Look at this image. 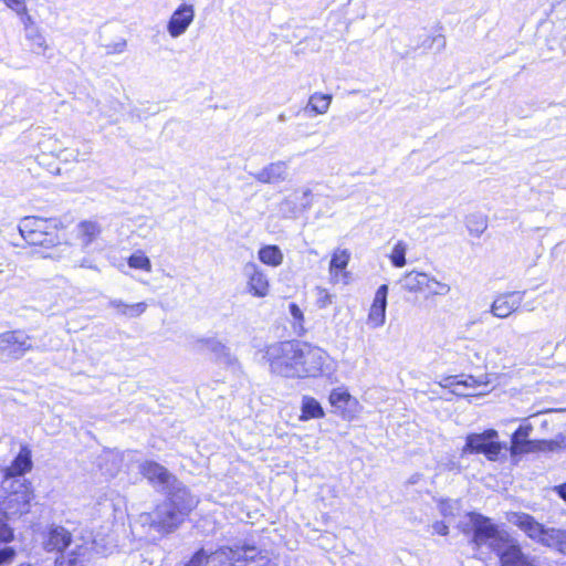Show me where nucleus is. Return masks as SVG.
<instances>
[{"label": "nucleus", "mask_w": 566, "mask_h": 566, "mask_svg": "<svg viewBox=\"0 0 566 566\" xmlns=\"http://www.w3.org/2000/svg\"><path fill=\"white\" fill-rule=\"evenodd\" d=\"M20 566H32V565H20Z\"/></svg>", "instance_id": "obj_55"}, {"label": "nucleus", "mask_w": 566, "mask_h": 566, "mask_svg": "<svg viewBox=\"0 0 566 566\" xmlns=\"http://www.w3.org/2000/svg\"><path fill=\"white\" fill-rule=\"evenodd\" d=\"M31 468V450L27 446H23L11 465L6 469V476L12 478L23 475L25 472L30 471Z\"/></svg>", "instance_id": "obj_22"}, {"label": "nucleus", "mask_w": 566, "mask_h": 566, "mask_svg": "<svg viewBox=\"0 0 566 566\" xmlns=\"http://www.w3.org/2000/svg\"><path fill=\"white\" fill-rule=\"evenodd\" d=\"M302 342L287 340L274 343L266 347L264 358L272 374L297 379Z\"/></svg>", "instance_id": "obj_2"}, {"label": "nucleus", "mask_w": 566, "mask_h": 566, "mask_svg": "<svg viewBox=\"0 0 566 566\" xmlns=\"http://www.w3.org/2000/svg\"><path fill=\"white\" fill-rule=\"evenodd\" d=\"M334 298L335 295L331 294L326 289H316V304L319 308H326L327 306L333 304Z\"/></svg>", "instance_id": "obj_38"}, {"label": "nucleus", "mask_w": 566, "mask_h": 566, "mask_svg": "<svg viewBox=\"0 0 566 566\" xmlns=\"http://www.w3.org/2000/svg\"><path fill=\"white\" fill-rule=\"evenodd\" d=\"M304 197H308L311 196V190L310 189H306L303 193Z\"/></svg>", "instance_id": "obj_52"}, {"label": "nucleus", "mask_w": 566, "mask_h": 566, "mask_svg": "<svg viewBox=\"0 0 566 566\" xmlns=\"http://www.w3.org/2000/svg\"><path fill=\"white\" fill-rule=\"evenodd\" d=\"M458 382L460 386L475 389L481 386H486L489 384V378L486 375H482L480 377L467 376L464 379H460Z\"/></svg>", "instance_id": "obj_37"}, {"label": "nucleus", "mask_w": 566, "mask_h": 566, "mask_svg": "<svg viewBox=\"0 0 566 566\" xmlns=\"http://www.w3.org/2000/svg\"><path fill=\"white\" fill-rule=\"evenodd\" d=\"M533 431L530 423L522 424L513 433L511 439V453L524 454L537 451H554L559 447V443L554 440H530L528 437Z\"/></svg>", "instance_id": "obj_5"}, {"label": "nucleus", "mask_w": 566, "mask_h": 566, "mask_svg": "<svg viewBox=\"0 0 566 566\" xmlns=\"http://www.w3.org/2000/svg\"><path fill=\"white\" fill-rule=\"evenodd\" d=\"M87 548L84 545H75L66 555L56 559L59 566H84Z\"/></svg>", "instance_id": "obj_27"}, {"label": "nucleus", "mask_w": 566, "mask_h": 566, "mask_svg": "<svg viewBox=\"0 0 566 566\" xmlns=\"http://www.w3.org/2000/svg\"><path fill=\"white\" fill-rule=\"evenodd\" d=\"M557 494L566 501V483L555 486Z\"/></svg>", "instance_id": "obj_48"}, {"label": "nucleus", "mask_w": 566, "mask_h": 566, "mask_svg": "<svg viewBox=\"0 0 566 566\" xmlns=\"http://www.w3.org/2000/svg\"><path fill=\"white\" fill-rule=\"evenodd\" d=\"M101 226L96 221L85 220L76 227V238L84 248L88 247L101 234Z\"/></svg>", "instance_id": "obj_24"}, {"label": "nucleus", "mask_w": 566, "mask_h": 566, "mask_svg": "<svg viewBox=\"0 0 566 566\" xmlns=\"http://www.w3.org/2000/svg\"><path fill=\"white\" fill-rule=\"evenodd\" d=\"M198 343L201 345V347L213 353L217 357L229 355V352H228V348L226 347V345H223L221 342H219L214 338L200 339Z\"/></svg>", "instance_id": "obj_35"}, {"label": "nucleus", "mask_w": 566, "mask_h": 566, "mask_svg": "<svg viewBox=\"0 0 566 566\" xmlns=\"http://www.w3.org/2000/svg\"><path fill=\"white\" fill-rule=\"evenodd\" d=\"M195 19V8L192 4L182 3L171 14L167 23V32L171 38H179L186 33Z\"/></svg>", "instance_id": "obj_14"}, {"label": "nucleus", "mask_w": 566, "mask_h": 566, "mask_svg": "<svg viewBox=\"0 0 566 566\" xmlns=\"http://www.w3.org/2000/svg\"><path fill=\"white\" fill-rule=\"evenodd\" d=\"M333 96L331 94H324L315 92L310 95L307 104L303 108V112L308 117L324 115L328 112Z\"/></svg>", "instance_id": "obj_21"}, {"label": "nucleus", "mask_w": 566, "mask_h": 566, "mask_svg": "<svg viewBox=\"0 0 566 566\" xmlns=\"http://www.w3.org/2000/svg\"><path fill=\"white\" fill-rule=\"evenodd\" d=\"M259 260L270 266L276 268L283 263L284 255L277 245L262 247L258 252Z\"/></svg>", "instance_id": "obj_26"}, {"label": "nucleus", "mask_w": 566, "mask_h": 566, "mask_svg": "<svg viewBox=\"0 0 566 566\" xmlns=\"http://www.w3.org/2000/svg\"><path fill=\"white\" fill-rule=\"evenodd\" d=\"M31 348L30 337L21 331L0 334V358L19 359Z\"/></svg>", "instance_id": "obj_10"}, {"label": "nucleus", "mask_w": 566, "mask_h": 566, "mask_svg": "<svg viewBox=\"0 0 566 566\" xmlns=\"http://www.w3.org/2000/svg\"><path fill=\"white\" fill-rule=\"evenodd\" d=\"M244 555L243 546H222L209 554L211 562H217L219 566H242V556Z\"/></svg>", "instance_id": "obj_19"}, {"label": "nucleus", "mask_w": 566, "mask_h": 566, "mask_svg": "<svg viewBox=\"0 0 566 566\" xmlns=\"http://www.w3.org/2000/svg\"><path fill=\"white\" fill-rule=\"evenodd\" d=\"M247 282V291L254 297H265L270 292V283L264 271L254 262H247L242 268Z\"/></svg>", "instance_id": "obj_11"}, {"label": "nucleus", "mask_w": 566, "mask_h": 566, "mask_svg": "<svg viewBox=\"0 0 566 566\" xmlns=\"http://www.w3.org/2000/svg\"><path fill=\"white\" fill-rule=\"evenodd\" d=\"M432 530L434 533L442 535V536H446L449 533V526L444 522H441V521L434 522L432 524Z\"/></svg>", "instance_id": "obj_44"}, {"label": "nucleus", "mask_w": 566, "mask_h": 566, "mask_svg": "<svg viewBox=\"0 0 566 566\" xmlns=\"http://www.w3.org/2000/svg\"><path fill=\"white\" fill-rule=\"evenodd\" d=\"M510 348H511V345L506 344L505 346H499L495 349H496L497 354H502V353H506Z\"/></svg>", "instance_id": "obj_49"}, {"label": "nucleus", "mask_w": 566, "mask_h": 566, "mask_svg": "<svg viewBox=\"0 0 566 566\" xmlns=\"http://www.w3.org/2000/svg\"><path fill=\"white\" fill-rule=\"evenodd\" d=\"M525 294V291H512L499 294L491 304L490 313L497 318L509 317L521 307Z\"/></svg>", "instance_id": "obj_12"}, {"label": "nucleus", "mask_w": 566, "mask_h": 566, "mask_svg": "<svg viewBox=\"0 0 566 566\" xmlns=\"http://www.w3.org/2000/svg\"><path fill=\"white\" fill-rule=\"evenodd\" d=\"M458 381H460L458 376H449L446 377L440 385L444 388L460 387V384Z\"/></svg>", "instance_id": "obj_45"}, {"label": "nucleus", "mask_w": 566, "mask_h": 566, "mask_svg": "<svg viewBox=\"0 0 566 566\" xmlns=\"http://www.w3.org/2000/svg\"><path fill=\"white\" fill-rule=\"evenodd\" d=\"M108 307L115 308L118 315L135 318L139 317L147 310V304L145 302L126 304L119 298H112L108 302Z\"/></svg>", "instance_id": "obj_23"}, {"label": "nucleus", "mask_w": 566, "mask_h": 566, "mask_svg": "<svg viewBox=\"0 0 566 566\" xmlns=\"http://www.w3.org/2000/svg\"><path fill=\"white\" fill-rule=\"evenodd\" d=\"M350 254L347 250H336L333 253L331 263H329V272L332 275H336L337 271H342L346 269L348 262H349Z\"/></svg>", "instance_id": "obj_32"}, {"label": "nucleus", "mask_w": 566, "mask_h": 566, "mask_svg": "<svg viewBox=\"0 0 566 566\" xmlns=\"http://www.w3.org/2000/svg\"><path fill=\"white\" fill-rule=\"evenodd\" d=\"M209 562V554L203 548H201L191 557V559L186 565L207 566Z\"/></svg>", "instance_id": "obj_41"}, {"label": "nucleus", "mask_w": 566, "mask_h": 566, "mask_svg": "<svg viewBox=\"0 0 566 566\" xmlns=\"http://www.w3.org/2000/svg\"><path fill=\"white\" fill-rule=\"evenodd\" d=\"M139 472L155 488L161 490L175 488L176 478L161 464L154 461H145L139 465Z\"/></svg>", "instance_id": "obj_13"}, {"label": "nucleus", "mask_w": 566, "mask_h": 566, "mask_svg": "<svg viewBox=\"0 0 566 566\" xmlns=\"http://www.w3.org/2000/svg\"><path fill=\"white\" fill-rule=\"evenodd\" d=\"M12 491L3 501L6 515H22L29 512L30 502L33 499L32 491L23 481L17 480L11 485Z\"/></svg>", "instance_id": "obj_8"}, {"label": "nucleus", "mask_w": 566, "mask_h": 566, "mask_svg": "<svg viewBox=\"0 0 566 566\" xmlns=\"http://www.w3.org/2000/svg\"><path fill=\"white\" fill-rule=\"evenodd\" d=\"M301 420H308L312 418H322L324 417V410L321 406V403L313 397L304 396L302 399V406H301Z\"/></svg>", "instance_id": "obj_28"}, {"label": "nucleus", "mask_w": 566, "mask_h": 566, "mask_svg": "<svg viewBox=\"0 0 566 566\" xmlns=\"http://www.w3.org/2000/svg\"><path fill=\"white\" fill-rule=\"evenodd\" d=\"M402 287L411 293L427 292V297L446 296L451 291L449 284L438 281L434 276L418 271L406 273L401 280Z\"/></svg>", "instance_id": "obj_4"}, {"label": "nucleus", "mask_w": 566, "mask_h": 566, "mask_svg": "<svg viewBox=\"0 0 566 566\" xmlns=\"http://www.w3.org/2000/svg\"><path fill=\"white\" fill-rule=\"evenodd\" d=\"M329 373V355L319 347L302 343L297 379L317 378Z\"/></svg>", "instance_id": "obj_3"}, {"label": "nucleus", "mask_w": 566, "mask_h": 566, "mask_svg": "<svg viewBox=\"0 0 566 566\" xmlns=\"http://www.w3.org/2000/svg\"><path fill=\"white\" fill-rule=\"evenodd\" d=\"M289 203V200H284L282 201L281 206H284V205H287Z\"/></svg>", "instance_id": "obj_54"}, {"label": "nucleus", "mask_w": 566, "mask_h": 566, "mask_svg": "<svg viewBox=\"0 0 566 566\" xmlns=\"http://www.w3.org/2000/svg\"><path fill=\"white\" fill-rule=\"evenodd\" d=\"M350 398V395L340 388L334 389L329 395V401L334 406H339L340 403H346Z\"/></svg>", "instance_id": "obj_40"}, {"label": "nucleus", "mask_w": 566, "mask_h": 566, "mask_svg": "<svg viewBox=\"0 0 566 566\" xmlns=\"http://www.w3.org/2000/svg\"><path fill=\"white\" fill-rule=\"evenodd\" d=\"M277 120H279V122H281V123L285 122V120H286V116H285V114H283V113H282V114H280V115L277 116Z\"/></svg>", "instance_id": "obj_51"}, {"label": "nucleus", "mask_w": 566, "mask_h": 566, "mask_svg": "<svg viewBox=\"0 0 566 566\" xmlns=\"http://www.w3.org/2000/svg\"><path fill=\"white\" fill-rule=\"evenodd\" d=\"M289 310H290L291 316L294 319V328L296 331L303 332L304 331V326H303L304 315H303L302 310L295 303H291L289 305Z\"/></svg>", "instance_id": "obj_39"}, {"label": "nucleus", "mask_w": 566, "mask_h": 566, "mask_svg": "<svg viewBox=\"0 0 566 566\" xmlns=\"http://www.w3.org/2000/svg\"><path fill=\"white\" fill-rule=\"evenodd\" d=\"M8 8L14 12H23L25 10V0H2Z\"/></svg>", "instance_id": "obj_43"}, {"label": "nucleus", "mask_w": 566, "mask_h": 566, "mask_svg": "<svg viewBox=\"0 0 566 566\" xmlns=\"http://www.w3.org/2000/svg\"><path fill=\"white\" fill-rule=\"evenodd\" d=\"M13 539V531L7 524L3 517L0 516V543H9ZM15 552L12 547H4L0 549V565L9 563L13 559Z\"/></svg>", "instance_id": "obj_25"}, {"label": "nucleus", "mask_w": 566, "mask_h": 566, "mask_svg": "<svg viewBox=\"0 0 566 566\" xmlns=\"http://www.w3.org/2000/svg\"><path fill=\"white\" fill-rule=\"evenodd\" d=\"M565 533L566 531L560 528L547 527L542 538L541 545L555 549L558 541L560 539V536H564Z\"/></svg>", "instance_id": "obj_34"}, {"label": "nucleus", "mask_w": 566, "mask_h": 566, "mask_svg": "<svg viewBox=\"0 0 566 566\" xmlns=\"http://www.w3.org/2000/svg\"><path fill=\"white\" fill-rule=\"evenodd\" d=\"M458 527L464 535H471L470 543L474 547L486 546L494 552L501 566H537L533 557L523 553L517 539L493 524L489 517L469 513L459 522Z\"/></svg>", "instance_id": "obj_1"}, {"label": "nucleus", "mask_w": 566, "mask_h": 566, "mask_svg": "<svg viewBox=\"0 0 566 566\" xmlns=\"http://www.w3.org/2000/svg\"><path fill=\"white\" fill-rule=\"evenodd\" d=\"M128 265L133 269L151 272V262L143 252H137L128 258Z\"/></svg>", "instance_id": "obj_36"}, {"label": "nucleus", "mask_w": 566, "mask_h": 566, "mask_svg": "<svg viewBox=\"0 0 566 566\" xmlns=\"http://www.w3.org/2000/svg\"><path fill=\"white\" fill-rule=\"evenodd\" d=\"M185 566H188V565H185Z\"/></svg>", "instance_id": "obj_56"}, {"label": "nucleus", "mask_w": 566, "mask_h": 566, "mask_svg": "<svg viewBox=\"0 0 566 566\" xmlns=\"http://www.w3.org/2000/svg\"><path fill=\"white\" fill-rule=\"evenodd\" d=\"M441 513L446 516L449 514V504H447V503L441 504Z\"/></svg>", "instance_id": "obj_50"}, {"label": "nucleus", "mask_w": 566, "mask_h": 566, "mask_svg": "<svg viewBox=\"0 0 566 566\" xmlns=\"http://www.w3.org/2000/svg\"><path fill=\"white\" fill-rule=\"evenodd\" d=\"M74 266H77V268H87V269H92V270H95L97 271V266L94 265L88 259L84 258L83 260H81L78 263H76Z\"/></svg>", "instance_id": "obj_46"}, {"label": "nucleus", "mask_w": 566, "mask_h": 566, "mask_svg": "<svg viewBox=\"0 0 566 566\" xmlns=\"http://www.w3.org/2000/svg\"><path fill=\"white\" fill-rule=\"evenodd\" d=\"M387 295H388V285H380L373 301V304L369 308L367 324L373 328H378L385 324L386 321V307H387Z\"/></svg>", "instance_id": "obj_16"}, {"label": "nucleus", "mask_w": 566, "mask_h": 566, "mask_svg": "<svg viewBox=\"0 0 566 566\" xmlns=\"http://www.w3.org/2000/svg\"><path fill=\"white\" fill-rule=\"evenodd\" d=\"M407 243L403 242V241H398L390 254H389V259H390V262L391 264L395 266V268H402L406 265V252H407Z\"/></svg>", "instance_id": "obj_33"}, {"label": "nucleus", "mask_w": 566, "mask_h": 566, "mask_svg": "<svg viewBox=\"0 0 566 566\" xmlns=\"http://www.w3.org/2000/svg\"><path fill=\"white\" fill-rule=\"evenodd\" d=\"M555 549L566 555V533L564 534V536H560V539L558 541V544Z\"/></svg>", "instance_id": "obj_47"}, {"label": "nucleus", "mask_w": 566, "mask_h": 566, "mask_svg": "<svg viewBox=\"0 0 566 566\" xmlns=\"http://www.w3.org/2000/svg\"><path fill=\"white\" fill-rule=\"evenodd\" d=\"M72 544V534L63 526L49 528L43 541L44 549L48 552H63Z\"/></svg>", "instance_id": "obj_18"}, {"label": "nucleus", "mask_w": 566, "mask_h": 566, "mask_svg": "<svg viewBox=\"0 0 566 566\" xmlns=\"http://www.w3.org/2000/svg\"><path fill=\"white\" fill-rule=\"evenodd\" d=\"M21 237L31 245L49 247L56 242V235L46 231L48 222L36 217H28L18 227Z\"/></svg>", "instance_id": "obj_6"}, {"label": "nucleus", "mask_w": 566, "mask_h": 566, "mask_svg": "<svg viewBox=\"0 0 566 566\" xmlns=\"http://www.w3.org/2000/svg\"><path fill=\"white\" fill-rule=\"evenodd\" d=\"M467 228L471 234L479 237L488 228L486 218L478 213L470 214L467 217Z\"/></svg>", "instance_id": "obj_31"}, {"label": "nucleus", "mask_w": 566, "mask_h": 566, "mask_svg": "<svg viewBox=\"0 0 566 566\" xmlns=\"http://www.w3.org/2000/svg\"><path fill=\"white\" fill-rule=\"evenodd\" d=\"M25 39L31 43V51L35 54H44L48 44L39 28H30L25 32Z\"/></svg>", "instance_id": "obj_30"}, {"label": "nucleus", "mask_w": 566, "mask_h": 566, "mask_svg": "<svg viewBox=\"0 0 566 566\" xmlns=\"http://www.w3.org/2000/svg\"><path fill=\"white\" fill-rule=\"evenodd\" d=\"M497 437L495 430H488L483 433H472L467 437V443L462 453H483L491 461L496 460L501 451L499 442L493 441Z\"/></svg>", "instance_id": "obj_7"}, {"label": "nucleus", "mask_w": 566, "mask_h": 566, "mask_svg": "<svg viewBox=\"0 0 566 566\" xmlns=\"http://www.w3.org/2000/svg\"><path fill=\"white\" fill-rule=\"evenodd\" d=\"M474 358H476V359H479V360L481 359V357L479 356V354H478V353H475V354H474Z\"/></svg>", "instance_id": "obj_53"}, {"label": "nucleus", "mask_w": 566, "mask_h": 566, "mask_svg": "<svg viewBox=\"0 0 566 566\" xmlns=\"http://www.w3.org/2000/svg\"><path fill=\"white\" fill-rule=\"evenodd\" d=\"M253 178L262 184H281L287 179L289 167L283 160L271 163L260 171L252 174Z\"/></svg>", "instance_id": "obj_17"}, {"label": "nucleus", "mask_w": 566, "mask_h": 566, "mask_svg": "<svg viewBox=\"0 0 566 566\" xmlns=\"http://www.w3.org/2000/svg\"><path fill=\"white\" fill-rule=\"evenodd\" d=\"M509 521L523 531L532 541L541 544L547 527L537 522L532 515L521 512L513 513Z\"/></svg>", "instance_id": "obj_15"}, {"label": "nucleus", "mask_w": 566, "mask_h": 566, "mask_svg": "<svg viewBox=\"0 0 566 566\" xmlns=\"http://www.w3.org/2000/svg\"><path fill=\"white\" fill-rule=\"evenodd\" d=\"M146 521H149L150 526L158 532L169 533L184 521V517L172 503L165 501L146 515Z\"/></svg>", "instance_id": "obj_9"}, {"label": "nucleus", "mask_w": 566, "mask_h": 566, "mask_svg": "<svg viewBox=\"0 0 566 566\" xmlns=\"http://www.w3.org/2000/svg\"><path fill=\"white\" fill-rule=\"evenodd\" d=\"M18 15H20V19H21V22L22 24L24 25V31L28 32V29L30 28H38L35 24H34V21L32 19V17L28 13V9L25 8V10L23 12H15Z\"/></svg>", "instance_id": "obj_42"}, {"label": "nucleus", "mask_w": 566, "mask_h": 566, "mask_svg": "<svg viewBox=\"0 0 566 566\" xmlns=\"http://www.w3.org/2000/svg\"><path fill=\"white\" fill-rule=\"evenodd\" d=\"M166 502L172 503V506L178 510L182 517H185L198 503L186 488L179 486L175 488V491L169 493V497Z\"/></svg>", "instance_id": "obj_20"}, {"label": "nucleus", "mask_w": 566, "mask_h": 566, "mask_svg": "<svg viewBox=\"0 0 566 566\" xmlns=\"http://www.w3.org/2000/svg\"><path fill=\"white\" fill-rule=\"evenodd\" d=\"M242 566H270V558L262 555L255 546L244 545Z\"/></svg>", "instance_id": "obj_29"}]
</instances>
